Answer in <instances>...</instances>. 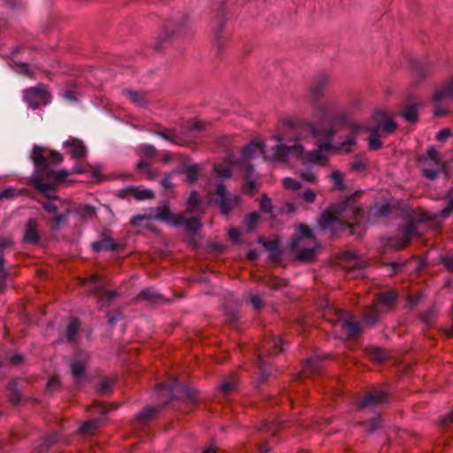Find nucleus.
Masks as SVG:
<instances>
[{"instance_id":"nucleus-1","label":"nucleus","mask_w":453,"mask_h":453,"mask_svg":"<svg viewBox=\"0 0 453 453\" xmlns=\"http://www.w3.org/2000/svg\"><path fill=\"white\" fill-rule=\"evenodd\" d=\"M280 124L295 130L293 144H285V137L280 132L267 141L257 137L242 149L241 160L233 161L228 158L216 165L214 172L217 177L229 178L234 168L243 166L260 154L267 161L288 164L293 158L303 165L323 166L328 162L329 152H349L356 144V136L353 134L348 135L343 142L334 144V136L337 130L336 122L333 119L297 123L294 119L285 117L281 119Z\"/></svg>"},{"instance_id":"nucleus-2","label":"nucleus","mask_w":453,"mask_h":453,"mask_svg":"<svg viewBox=\"0 0 453 453\" xmlns=\"http://www.w3.org/2000/svg\"><path fill=\"white\" fill-rule=\"evenodd\" d=\"M363 218V211L353 197L331 205L319 219V226L338 234L345 229L352 228Z\"/></svg>"},{"instance_id":"nucleus-3","label":"nucleus","mask_w":453,"mask_h":453,"mask_svg":"<svg viewBox=\"0 0 453 453\" xmlns=\"http://www.w3.org/2000/svg\"><path fill=\"white\" fill-rule=\"evenodd\" d=\"M317 247L318 243L311 231L307 226L299 225L297 226V236L290 243L291 250L296 255V258L301 261L312 260Z\"/></svg>"},{"instance_id":"nucleus-4","label":"nucleus","mask_w":453,"mask_h":453,"mask_svg":"<svg viewBox=\"0 0 453 453\" xmlns=\"http://www.w3.org/2000/svg\"><path fill=\"white\" fill-rule=\"evenodd\" d=\"M323 317L326 320L333 324L335 327L341 328L344 332L345 337H354L360 331V325L353 321L352 315L347 313L331 304H327L323 311Z\"/></svg>"},{"instance_id":"nucleus-5","label":"nucleus","mask_w":453,"mask_h":453,"mask_svg":"<svg viewBox=\"0 0 453 453\" xmlns=\"http://www.w3.org/2000/svg\"><path fill=\"white\" fill-rule=\"evenodd\" d=\"M69 172L66 170L54 171L48 166L47 172L43 175L34 173L32 182L40 192L46 196L51 197V192L55 188V185L62 182L67 176Z\"/></svg>"},{"instance_id":"nucleus-6","label":"nucleus","mask_w":453,"mask_h":453,"mask_svg":"<svg viewBox=\"0 0 453 453\" xmlns=\"http://www.w3.org/2000/svg\"><path fill=\"white\" fill-rule=\"evenodd\" d=\"M146 219H154L166 222L167 224L173 226H180L181 224V214H173L171 212L167 204H163L153 211L148 216L136 215L131 219V224L134 226L141 225V222Z\"/></svg>"},{"instance_id":"nucleus-7","label":"nucleus","mask_w":453,"mask_h":453,"mask_svg":"<svg viewBox=\"0 0 453 453\" xmlns=\"http://www.w3.org/2000/svg\"><path fill=\"white\" fill-rule=\"evenodd\" d=\"M338 265L351 278H358L364 275L363 269L366 265V261L357 257L352 251H345L340 255Z\"/></svg>"},{"instance_id":"nucleus-8","label":"nucleus","mask_w":453,"mask_h":453,"mask_svg":"<svg viewBox=\"0 0 453 453\" xmlns=\"http://www.w3.org/2000/svg\"><path fill=\"white\" fill-rule=\"evenodd\" d=\"M419 167L426 178L434 180L441 173L444 165L439 153L435 150L430 149L426 155L419 159Z\"/></svg>"},{"instance_id":"nucleus-9","label":"nucleus","mask_w":453,"mask_h":453,"mask_svg":"<svg viewBox=\"0 0 453 453\" xmlns=\"http://www.w3.org/2000/svg\"><path fill=\"white\" fill-rule=\"evenodd\" d=\"M395 299L396 293L395 291H388L380 295L369 311L365 315V321L369 324H374L379 313L388 308Z\"/></svg>"},{"instance_id":"nucleus-10","label":"nucleus","mask_w":453,"mask_h":453,"mask_svg":"<svg viewBox=\"0 0 453 453\" xmlns=\"http://www.w3.org/2000/svg\"><path fill=\"white\" fill-rule=\"evenodd\" d=\"M211 194L215 195L214 201L221 209L223 214L226 215L235 206L240 203V197L237 195H229L226 193L224 185L218 184L215 191H209Z\"/></svg>"},{"instance_id":"nucleus-11","label":"nucleus","mask_w":453,"mask_h":453,"mask_svg":"<svg viewBox=\"0 0 453 453\" xmlns=\"http://www.w3.org/2000/svg\"><path fill=\"white\" fill-rule=\"evenodd\" d=\"M81 282L84 285H88L90 293L96 295L101 301L106 297L107 302H110L116 296L115 292H108L105 290L104 281L96 274H92L88 279H81Z\"/></svg>"},{"instance_id":"nucleus-12","label":"nucleus","mask_w":453,"mask_h":453,"mask_svg":"<svg viewBox=\"0 0 453 453\" xmlns=\"http://www.w3.org/2000/svg\"><path fill=\"white\" fill-rule=\"evenodd\" d=\"M48 90L43 84H39L34 88H27L24 92V100L32 109L38 108L41 104L47 103Z\"/></svg>"},{"instance_id":"nucleus-13","label":"nucleus","mask_w":453,"mask_h":453,"mask_svg":"<svg viewBox=\"0 0 453 453\" xmlns=\"http://www.w3.org/2000/svg\"><path fill=\"white\" fill-rule=\"evenodd\" d=\"M417 234V229L413 222L407 224L405 226L398 229L395 242L391 245L395 249H403L407 246L411 239Z\"/></svg>"},{"instance_id":"nucleus-14","label":"nucleus","mask_w":453,"mask_h":453,"mask_svg":"<svg viewBox=\"0 0 453 453\" xmlns=\"http://www.w3.org/2000/svg\"><path fill=\"white\" fill-rule=\"evenodd\" d=\"M433 101L436 104L453 102V78L435 89Z\"/></svg>"},{"instance_id":"nucleus-15","label":"nucleus","mask_w":453,"mask_h":453,"mask_svg":"<svg viewBox=\"0 0 453 453\" xmlns=\"http://www.w3.org/2000/svg\"><path fill=\"white\" fill-rule=\"evenodd\" d=\"M64 146L69 150L71 157L80 159L86 156L87 150L82 141L76 138H69L64 142Z\"/></svg>"},{"instance_id":"nucleus-16","label":"nucleus","mask_w":453,"mask_h":453,"mask_svg":"<svg viewBox=\"0 0 453 453\" xmlns=\"http://www.w3.org/2000/svg\"><path fill=\"white\" fill-rule=\"evenodd\" d=\"M374 119L377 122L376 129L380 132H384L386 134H392L396 129V124L394 122L391 118L385 112H378L374 115Z\"/></svg>"},{"instance_id":"nucleus-17","label":"nucleus","mask_w":453,"mask_h":453,"mask_svg":"<svg viewBox=\"0 0 453 453\" xmlns=\"http://www.w3.org/2000/svg\"><path fill=\"white\" fill-rule=\"evenodd\" d=\"M31 158L36 166V170L34 173H39L41 176L43 175L44 172H47L48 160L43 157L40 147L35 146L33 149Z\"/></svg>"},{"instance_id":"nucleus-18","label":"nucleus","mask_w":453,"mask_h":453,"mask_svg":"<svg viewBox=\"0 0 453 453\" xmlns=\"http://www.w3.org/2000/svg\"><path fill=\"white\" fill-rule=\"evenodd\" d=\"M387 398V393L383 390H376L368 394L359 403V407H365L383 403Z\"/></svg>"},{"instance_id":"nucleus-19","label":"nucleus","mask_w":453,"mask_h":453,"mask_svg":"<svg viewBox=\"0 0 453 453\" xmlns=\"http://www.w3.org/2000/svg\"><path fill=\"white\" fill-rule=\"evenodd\" d=\"M38 239L36 224L34 220L30 219L26 226L24 240L27 242L36 243Z\"/></svg>"},{"instance_id":"nucleus-20","label":"nucleus","mask_w":453,"mask_h":453,"mask_svg":"<svg viewBox=\"0 0 453 453\" xmlns=\"http://www.w3.org/2000/svg\"><path fill=\"white\" fill-rule=\"evenodd\" d=\"M369 132L368 137V144L371 150H378L381 147L382 142L381 138L383 137L378 129L375 127L367 128Z\"/></svg>"},{"instance_id":"nucleus-21","label":"nucleus","mask_w":453,"mask_h":453,"mask_svg":"<svg viewBox=\"0 0 453 453\" xmlns=\"http://www.w3.org/2000/svg\"><path fill=\"white\" fill-rule=\"evenodd\" d=\"M328 179L333 183V189L342 191L345 188L344 174L339 170L333 171L329 174Z\"/></svg>"},{"instance_id":"nucleus-22","label":"nucleus","mask_w":453,"mask_h":453,"mask_svg":"<svg viewBox=\"0 0 453 453\" xmlns=\"http://www.w3.org/2000/svg\"><path fill=\"white\" fill-rule=\"evenodd\" d=\"M181 219L180 226H184L190 233H196L201 227L200 220L195 217L185 218L181 214Z\"/></svg>"},{"instance_id":"nucleus-23","label":"nucleus","mask_w":453,"mask_h":453,"mask_svg":"<svg viewBox=\"0 0 453 453\" xmlns=\"http://www.w3.org/2000/svg\"><path fill=\"white\" fill-rule=\"evenodd\" d=\"M328 79L326 77L319 78L316 81V82L311 87V93L314 96H319L322 91L327 87Z\"/></svg>"},{"instance_id":"nucleus-24","label":"nucleus","mask_w":453,"mask_h":453,"mask_svg":"<svg viewBox=\"0 0 453 453\" xmlns=\"http://www.w3.org/2000/svg\"><path fill=\"white\" fill-rule=\"evenodd\" d=\"M402 116L403 118L410 122V123H413L417 120L418 119V108L416 105L412 104V105H409L407 106L402 112Z\"/></svg>"},{"instance_id":"nucleus-25","label":"nucleus","mask_w":453,"mask_h":453,"mask_svg":"<svg viewBox=\"0 0 453 453\" xmlns=\"http://www.w3.org/2000/svg\"><path fill=\"white\" fill-rule=\"evenodd\" d=\"M81 323L77 319L71 320L67 326V339L70 342L75 341V336L80 329Z\"/></svg>"},{"instance_id":"nucleus-26","label":"nucleus","mask_w":453,"mask_h":453,"mask_svg":"<svg viewBox=\"0 0 453 453\" xmlns=\"http://www.w3.org/2000/svg\"><path fill=\"white\" fill-rule=\"evenodd\" d=\"M132 196L137 200H146L154 197V193L149 188H134L132 189Z\"/></svg>"},{"instance_id":"nucleus-27","label":"nucleus","mask_w":453,"mask_h":453,"mask_svg":"<svg viewBox=\"0 0 453 453\" xmlns=\"http://www.w3.org/2000/svg\"><path fill=\"white\" fill-rule=\"evenodd\" d=\"M72 373L74 379L78 381L83 377L85 364L81 361H74L71 365Z\"/></svg>"},{"instance_id":"nucleus-28","label":"nucleus","mask_w":453,"mask_h":453,"mask_svg":"<svg viewBox=\"0 0 453 453\" xmlns=\"http://www.w3.org/2000/svg\"><path fill=\"white\" fill-rule=\"evenodd\" d=\"M299 174L302 180H304L305 182L315 183L318 180L317 174L311 167L300 171Z\"/></svg>"},{"instance_id":"nucleus-29","label":"nucleus","mask_w":453,"mask_h":453,"mask_svg":"<svg viewBox=\"0 0 453 453\" xmlns=\"http://www.w3.org/2000/svg\"><path fill=\"white\" fill-rule=\"evenodd\" d=\"M100 423L99 418H93L88 421L84 422L80 427V432L82 434H87L91 432L93 429H96Z\"/></svg>"},{"instance_id":"nucleus-30","label":"nucleus","mask_w":453,"mask_h":453,"mask_svg":"<svg viewBox=\"0 0 453 453\" xmlns=\"http://www.w3.org/2000/svg\"><path fill=\"white\" fill-rule=\"evenodd\" d=\"M264 246L267 250L270 251V257L273 259H277L280 257V252L278 250V242L277 241H270L264 242Z\"/></svg>"},{"instance_id":"nucleus-31","label":"nucleus","mask_w":453,"mask_h":453,"mask_svg":"<svg viewBox=\"0 0 453 453\" xmlns=\"http://www.w3.org/2000/svg\"><path fill=\"white\" fill-rule=\"evenodd\" d=\"M368 354L372 360L377 362L383 361L387 357L386 352L380 348H371Z\"/></svg>"},{"instance_id":"nucleus-32","label":"nucleus","mask_w":453,"mask_h":453,"mask_svg":"<svg viewBox=\"0 0 453 453\" xmlns=\"http://www.w3.org/2000/svg\"><path fill=\"white\" fill-rule=\"evenodd\" d=\"M187 204H188V211L194 212L197 210V208L199 206V199H198V195L196 192H195V191L191 192V194L188 199Z\"/></svg>"},{"instance_id":"nucleus-33","label":"nucleus","mask_w":453,"mask_h":453,"mask_svg":"<svg viewBox=\"0 0 453 453\" xmlns=\"http://www.w3.org/2000/svg\"><path fill=\"white\" fill-rule=\"evenodd\" d=\"M92 248L95 251L113 250L114 246L109 240L94 242Z\"/></svg>"},{"instance_id":"nucleus-34","label":"nucleus","mask_w":453,"mask_h":453,"mask_svg":"<svg viewBox=\"0 0 453 453\" xmlns=\"http://www.w3.org/2000/svg\"><path fill=\"white\" fill-rule=\"evenodd\" d=\"M266 284L272 288H281L287 285L286 281L274 276H270L266 280Z\"/></svg>"},{"instance_id":"nucleus-35","label":"nucleus","mask_w":453,"mask_h":453,"mask_svg":"<svg viewBox=\"0 0 453 453\" xmlns=\"http://www.w3.org/2000/svg\"><path fill=\"white\" fill-rule=\"evenodd\" d=\"M318 371H319V365H318L317 358L311 357V358L307 359V361L304 365V367H303V372L315 373Z\"/></svg>"},{"instance_id":"nucleus-36","label":"nucleus","mask_w":453,"mask_h":453,"mask_svg":"<svg viewBox=\"0 0 453 453\" xmlns=\"http://www.w3.org/2000/svg\"><path fill=\"white\" fill-rule=\"evenodd\" d=\"M199 167L196 165H191L187 168L186 181L193 183L196 180L198 175Z\"/></svg>"},{"instance_id":"nucleus-37","label":"nucleus","mask_w":453,"mask_h":453,"mask_svg":"<svg viewBox=\"0 0 453 453\" xmlns=\"http://www.w3.org/2000/svg\"><path fill=\"white\" fill-rule=\"evenodd\" d=\"M127 99L135 104H142L143 103V96L137 91L128 90L126 92Z\"/></svg>"},{"instance_id":"nucleus-38","label":"nucleus","mask_w":453,"mask_h":453,"mask_svg":"<svg viewBox=\"0 0 453 453\" xmlns=\"http://www.w3.org/2000/svg\"><path fill=\"white\" fill-rule=\"evenodd\" d=\"M282 183L287 189L297 190L301 188L300 181L290 177L284 178Z\"/></svg>"},{"instance_id":"nucleus-39","label":"nucleus","mask_w":453,"mask_h":453,"mask_svg":"<svg viewBox=\"0 0 453 453\" xmlns=\"http://www.w3.org/2000/svg\"><path fill=\"white\" fill-rule=\"evenodd\" d=\"M266 344L268 347L273 349L274 352H280L283 350V341L281 338L273 337Z\"/></svg>"},{"instance_id":"nucleus-40","label":"nucleus","mask_w":453,"mask_h":453,"mask_svg":"<svg viewBox=\"0 0 453 453\" xmlns=\"http://www.w3.org/2000/svg\"><path fill=\"white\" fill-rule=\"evenodd\" d=\"M157 407H146L138 416V419L144 420L152 417L156 412H157Z\"/></svg>"},{"instance_id":"nucleus-41","label":"nucleus","mask_w":453,"mask_h":453,"mask_svg":"<svg viewBox=\"0 0 453 453\" xmlns=\"http://www.w3.org/2000/svg\"><path fill=\"white\" fill-rule=\"evenodd\" d=\"M259 208H260V211H262L264 212L271 211V210H272V202H271V199L266 195H263L262 196Z\"/></svg>"},{"instance_id":"nucleus-42","label":"nucleus","mask_w":453,"mask_h":453,"mask_svg":"<svg viewBox=\"0 0 453 453\" xmlns=\"http://www.w3.org/2000/svg\"><path fill=\"white\" fill-rule=\"evenodd\" d=\"M258 214L257 212L250 213L245 219V225L249 230H252L258 220Z\"/></svg>"},{"instance_id":"nucleus-43","label":"nucleus","mask_w":453,"mask_h":453,"mask_svg":"<svg viewBox=\"0 0 453 453\" xmlns=\"http://www.w3.org/2000/svg\"><path fill=\"white\" fill-rule=\"evenodd\" d=\"M366 168V163L365 160L363 158H357L355 161L351 164V170L356 172H361Z\"/></svg>"},{"instance_id":"nucleus-44","label":"nucleus","mask_w":453,"mask_h":453,"mask_svg":"<svg viewBox=\"0 0 453 453\" xmlns=\"http://www.w3.org/2000/svg\"><path fill=\"white\" fill-rule=\"evenodd\" d=\"M301 196L308 203H311L316 200V193L311 188L304 190Z\"/></svg>"},{"instance_id":"nucleus-45","label":"nucleus","mask_w":453,"mask_h":453,"mask_svg":"<svg viewBox=\"0 0 453 453\" xmlns=\"http://www.w3.org/2000/svg\"><path fill=\"white\" fill-rule=\"evenodd\" d=\"M158 295L153 289H144L139 296V298L156 300Z\"/></svg>"},{"instance_id":"nucleus-46","label":"nucleus","mask_w":453,"mask_h":453,"mask_svg":"<svg viewBox=\"0 0 453 453\" xmlns=\"http://www.w3.org/2000/svg\"><path fill=\"white\" fill-rule=\"evenodd\" d=\"M80 212L84 218H92L95 215V210L90 205H83L80 208Z\"/></svg>"},{"instance_id":"nucleus-47","label":"nucleus","mask_w":453,"mask_h":453,"mask_svg":"<svg viewBox=\"0 0 453 453\" xmlns=\"http://www.w3.org/2000/svg\"><path fill=\"white\" fill-rule=\"evenodd\" d=\"M390 210V205L388 203H385L381 205L380 208L374 207L372 211L374 215L379 216H386Z\"/></svg>"},{"instance_id":"nucleus-48","label":"nucleus","mask_w":453,"mask_h":453,"mask_svg":"<svg viewBox=\"0 0 453 453\" xmlns=\"http://www.w3.org/2000/svg\"><path fill=\"white\" fill-rule=\"evenodd\" d=\"M48 166L50 167V163H60L63 160V157L57 151H51L48 158Z\"/></svg>"},{"instance_id":"nucleus-49","label":"nucleus","mask_w":453,"mask_h":453,"mask_svg":"<svg viewBox=\"0 0 453 453\" xmlns=\"http://www.w3.org/2000/svg\"><path fill=\"white\" fill-rule=\"evenodd\" d=\"M451 135V132L449 128L441 129L436 135V140L439 142H444Z\"/></svg>"},{"instance_id":"nucleus-50","label":"nucleus","mask_w":453,"mask_h":453,"mask_svg":"<svg viewBox=\"0 0 453 453\" xmlns=\"http://www.w3.org/2000/svg\"><path fill=\"white\" fill-rule=\"evenodd\" d=\"M141 153L146 157H153L155 155V149L151 145H143L140 149Z\"/></svg>"},{"instance_id":"nucleus-51","label":"nucleus","mask_w":453,"mask_h":453,"mask_svg":"<svg viewBox=\"0 0 453 453\" xmlns=\"http://www.w3.org/2000/svg\"><path fill=\"white\" fill-rule=\"evenodd\" d=\"M157 134L166 141H169L173 143H177L176 137L173 135L169 131L157 132Z\"/></svg>"},{"instance_id":"nucleus-52","label":"nucleus","mask_w":453,"mask_h":453,"mask_svg":"<svg viewBox=\"0 0 453 453\" xmlns=\"http://www.w3.org/2000/svg\"><path fill=\"white\" fill-rule=\"evenodd\" d=\"M17 194L15 192V189L12 188H8L3 191L0 192V199L2 198H12L16 196Z\"/></svg>"},{"instance_id":"nucleus-53","label":"nucleus","mask_w":453,"mask_h":453,"mask_svg":"<svg viewBox=\"0 0 453 453\" xmlns=\"http://www.w3.org/2000/svg\"><path fill=\"white\" fill-rule=\"evenodd\" d=\"M59 387V380L58 377H51L47 382L48 390H55Z\"/></svg>"},{"instance_id":"nucleus-54","label":"nucleus","mask_w":453,"mask_h":453,"mask_svg":"<svg viewBox=\"0 0 453 453\" xmlns=\"http://www.w3.org/2000/svg\"><path fill=\"white\" fill-rule=\"evenodd\" d=\"M43 209L48 211L49 213H55L57 212V205L55 203V201H48L43 203Z\"/></svg>"},{"instance_id":"nucleus-55","label":"nucleus","mask_w":453,"mask_h":453,"mask_svg":"<svg viewBox=\"0 0 453 453\" xmlns=\"http://www.w3.org/2000/svg\"><path fill=\"white\" fill-rule=\"evenodd\" d=\"M250 303L255 309H258L262 306V300L257 295L250 296Z\"/></svg>"},{"instance_id":"nucleus-56","label":"nucleus","mask_w":453,"mask_h":453,"mask_svg":"<svg viewBox=\"0 0 453 453\" xmlns=\"http://www.w3.org/2000/svg\"><path fill=\"white\" fill-rule=\"evenodd\" d=\"M453 211V200H450L447 205L446 208H444L441 211V217L445 218V217H448L449 215H450V213Z\"/></svg>"},{"instance_id":"nucleus-57","label":"nucleus","mask_w":453,"mask_h":453,"mask_svg":"<svg viewBox=\"0 0 453 453\" xmlns=\"http://www.w3.org/2000/svg\"><path fill=\"white\" fill-rule=\"evenodd\" d=\"M240 235V231L236 228H232L228 232L229 238L234 242H238Z\"/></svg>"},{"instance_id":"nucleus-58","label":"nucleus","mask_w":453,"mask_h":453,"mask_svg":"<svg viewBox=\"0 0 453 453\" xmlns=\"http://www.w3.org/2000/svg\"><path fill=\"white\" fill-rule=\"evenodd\" d=\"M234 388V382H230V381H226V382H223L221 385H220V389L225 392V393H227L231 390H233Z\"/></svg>"},{"instance_id":"nucleus-59","label":"nucleus","mask_w":453,"mask_h":453,"mask_svg":"<svg viewBox=\"0 0 453 453\" xmlns=\"http://www.w3.org/2000/svg\"><path fill=\"white\" fill-rule=\"evenodd\" d=\"M202 453H219V450L215 444L210 443L208 446L204 448Z\"/></svg>"},{"instance_id":"nucleus-60","label":"nucleus","mask_w":453,"mask_h":453,"mask_svg":"<svg viewBox=\"0 0 453 453\" xmlns=\"http://www.w3.org/2000/svg\"><path fill=\"white\" fill-rule=\"evenodd\" d=\"M256 188L255 187V184L253 181H248L244 186H243V191L245 193H252L253 190Z\"/></svg>"},{"instance_id":"nucleus-61","label":"nucleus","mask_w":453,"mask_h":453,"mask_svg":"<svg viewBox=\"0 0 453 453\" xmlns=\"http://www.w3.org/2000/svg\"><path fill=\"white\" fill-rule=\"evenodd\" d=\"M445 266L450 270L453 271V257H446L443 259Z\"/></svg>"},{"instance_id":"nucleus-62","label":"nucleus","mask_w":453,"mask_h":453,"mask_svg":"<svg viewBox=\"0 0 453 453\" xmlns=\"http://www.w3.org/2000/svg\"><path fill=\"white\" fill-rule=\"evenodd\" d=\"M161 185L165 188H170L173 187V183L171 181V178L170 176H165L162 180H161Z\"/></svg>"},{"instance_id":"nucleus-63","label":"nucleus","mask_w":453,"mask_h":453,"mask_svg":"<svg viewBox=\"0 0 453 453\" xmlns=\"http://www.w3.org/2000/svg\"><path fill=\"white\" fill-rule=\"evenodd\" d=\"M12 244L11 240L9 239H1L0 240V250L5 249L6 247L10 246Z\"/></svg>"},{"instance_id":"nucleus-64","label":"nucleus","mask_w":453,"mask_h":453,"mask_svg":"<svg viewBox=\"0 0 453 453\" xmlns=\"http://www.w3.org/2000/svg\"><path fill=\"white\" fill-rule=\"evenodd\" d=\"M65 219H66V215H58L54 218L53 221L55 224L59 225L62 222H64Z\"/></svg>"}]
</instances>
